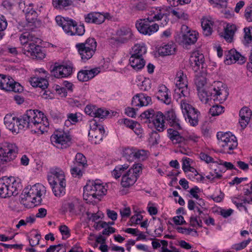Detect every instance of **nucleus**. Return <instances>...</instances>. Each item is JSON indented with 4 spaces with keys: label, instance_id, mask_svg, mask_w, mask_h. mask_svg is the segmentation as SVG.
<instances>
[{
    "label": "nucleus",
    "instance_id": "obj_17",
    "mask_svg": "<svg viewBox=\"0 0 252 252\" xmlns=\"http://www.w3.org/2000/svg\"><path fill=\"white\" fill-rule=\"evenodd\" d=\"M150 23L147 18L137 20L135 26L137 30L142 34L150 35L157 32L159 29L158 23Z\"/></svg>",
    "mask_w": 252,
    "mask_h": 252
},
{
    "label": "nucleus",
    "instance_id": "obj_27",
    "mask_svg": "<svg viewBox=\"0 0 252 252\" xmlns=\"http://www.w3.org/2000/svg\"><path fill=\"white\" fill-rule=\"evenodd\" d=\"M152 103L151 97L145 94H139L132 98L131 104L133 106H146Z\"/></svg>",
    "mask_w": 252,
    "mask_h": 252
},
{
    "label": "nucleus",
    "instance_id": "obj_24",
    "mask_svg": "<svg viewBox=\"0 0 252 252\" xmlns=\"http://www.w3.org/2000/svg\"><path fill=\"white\" fill-rule=\"evenodd\" d=\"M225 63L226 64L238 63L242 64L246 61L245 58L235 50H230L225 53Z\"/></svg>",
    "mask_w": 252,
    "mask_h": 252
},
{
    "label": "nucleus",
    "instance_id": "obj_31",
    "mask_svg": "<svg viewBox=\"0 0 252 252\" xmlns=\"http://www.w3.org/2000/svg\"><path fill=\"white\" fill-rule=\"evenodd\" d=\"M78 205V199L76 198H69L64 200L62 204V209L64 211H68L71 214L74 215L76 208Z\"/></svg>",
    "mask_w": 252,
    "mask_h": 252
},
{
    "label": "nucleus",
    "instance_id": "obj_52",
    "mask_svg": "<svg viewBox=\"0 0 252 252\" xmlns=\"http://www.w3.org/2000/svg\"><path fill=\"white\" fill-rule=\"evenodd\" d=\"M224 108L221 105L216 104L213 105L210 109V114L213 116H218L224 112Z\"/></svg>",
    "mask_w": 252,
    "mask_h": 252
},
{
    "label": "nucleus",
    "instance_id": "obj_43",
    "mask_svg": "<svg viewBox=\"0 0 252 252\" xmlns=\"http://www.w3.org/2000/svg\"><path fill=\"white\" fill-rule=\"evenodd\" d=\"M135 148L125 147L123 149L122 155L127 161L131 162L135 160Z\"/></svg>",
    "mask_w": 252,
    "mask_h": 252
},
{
    "label": "nucleus",
    "instance_id": "obj_41",
    "mask_svg": "<svg viewBox=\"0 0 252 252\" xmlns=\"http://www.w3.org/2000/svg\"><path fill=\"white\" fill-rule=\"evenodd\" d=\"M132 52L131 55L143 57V55L147 52L145 43L141 42L135 44L132 48Z\"/></svg>",
    "mask_w": 252,
    "mask_h": 252
},
{
    "label": "nucleus",
    "instance_id": "obj_50",
    "mask_svg": "<svg viewBox=\"0 0 252 252\" xmlns=\"http://www.w3.org/2000/svg\"><path fill=\"white\" fill-rule=\"evenodd\" d=\"M84 168V167L78 166L77 164H74L70 169L71 174L74 177L79 178L83 175Z\"/></svg>",
    "mask_w": 252,
    "mask_h": 252
},
{
    "label": "nucleus",
    "instance_id": "obj_5",
    "mask_svg": "<svg viewBox=\"0 0 252 252\" xmlns=\"http://www.w3.org/2000/svg\"><path fill=\"white\" fill-rule=\"evenodd\" d=\"M48 180L56 196L61 197L65 194L66 182L63 170L58 167L51 169L48 175Z\"/></svg>",
    "mask_w": 252,
    "mask_h": 252
},
{
    "label": "nucleus",
    "instance_id": "obj_20",
    "mask_svg": "<svg viewBox=\"0 0 252 252\" xmlns=\"http://www.w3.org/2000/svg\"><path fill=\"white\" fill-rule=\"evenodd\" d=\"M72 68V66L70 64H59L56 63L51 70V73L57 78H65L71 74Z\"/></svg>",
    "mask_w": 252,
    "mask_h": 252
},
{
    "label": "nucleus",
    "instance_id": "obj_7",
    "mask_svg": "<svg viewBox=\"0 0 252 252\" xmlns=\"http://www.w3.org/2000/svg\"><path fill=\"white\" fill-rule=\"evenodd\" d=\"M18 152V147L14 143L4 142L0 144V166L13 161Z\"/></svg>",
    "mask_w": 252,
    "mask_h": 252
},
{
    "label": "nucleus",
    "instance_id": "obj_55",
    "mask_svg": "<svg viewBox=\"0 0 252 252\" xmlns=\"http://www.w3.org/2000/svg\"><path fill=\"white\" fill-rule=\"evenodd\" d=\"M46 252H66V248L63 244L51 246Z\"/></svg>",
    "mask_w": 252,
    "mask_h": 252
},
{
    "label": "nucleus",
    "instance_id": "obj_63",
    "mask_svg": "<svg viewBox=\"0 0 252 252\" xmlns=\"http://www.w3.org/2000/svg\"><path fill=\"white\" fill-rule=\"evenodd\" d=\"M32 238L29 239L30 244L32 247H34L39 244L40 235L39 234H35L32 236Z\"/></svg>",
    "mask_w": 252,
    "mask_h": 252
},
{
    "label": "nucleus",
    "instance_id": "obj_47",
    "mask_svg": "<svg viewBox=\"0 0 252 252\" xmlns=\"http://www.w3.org/2000/svg\"><path fill=\"white\" fill-rule=\"evenodd\" d=\"M78 121V116L77 113H68L67 114V119L64 122V125L69 127L71 125H75Z\"/></svg>",
    "mask_w": 252,
    "mask_h": 252
},
{
    "label": "nucleus",
    "instance_id": "obj_49",
    "mask_svg": "<svg viewBox=\"0 0 252 252\" xmlns=\"http://www.w3.org/2000/svg\"><path fill=\"white\" fill-rule=\"evenodd\" d=\"M244 31V42L245 44H248L252 42V27H246Z\"/></svg>",
    "mask_w": 252,
    "mask_h": 252
},
{
    "label": "nucleus",
    "instance_id": "obj_2",
    "mask_svg": "<svg viewBox=\"0 0 252 252\" xmlns=\"http://www.w3.org/2000/svg\"><path fill=\"white\" fill-rule=\"evenodd\" d=\"M198 91L200 100L205 104L211 105L214 102L221 103L227 98L228 91L226 85L220 81H215L208 94L204 89Z\"/></svg>",
    "mask_w": 252,
    "mask_h": 252
},
{
    "label": "nucleus",
    "instance_id": "obj_37",
    "mask_svg": "<svg viewBox=\"0 0 252 252\" xmlns=\"http://www.w3.org/2000/svg\"><path fill=\"white\" fill-rule=\"evenodd\" d=\"M129 63L135 70L142 69L145 64V62L143 57L131 55L129 59Z\"/></svg>",
    "mask_w": 252,
    "mask_h": 252
},
{
    "label": "nucleus",
    "instance_id": "obj_18",
    "mask_svg": "<svg viewBox=\"0 0 252 252\" xmlns=\"http://www.w3.org/2000/svg\"><path fill=\"white\" fill-rule=\"evenodd\" d=\"M70 136L63 132H56L51 136L52 144L58 149H65L69 146Z\"/></svg>",
    "mask_w": 252,
    "mask_h": 252
},
{
    "label": "nucleus",
    "instance_id": "obj_58",
    "mask_svg": "<svg viewBox=\"0 0 252 252\" xmlns=\"http://www.w3.org/2000/svg\"><path fill=\"white\" fill-rule=\"evenodd\" d=\"M159 135L155 131H153L150 134L149 142L152 145H155L158 143Z\"/></svg>",
    "mask_w": 252,
    "mask_h": 252
},
{
    "label": "nucleus",
    "instance_id": "obj_38",
    "mask_svg": "<svg viewBox=\"0 0 252 252\" xmlns=\"http://www.w3.org/2000/svg\"><path fill=\"white\" fill-rule=\"evenodd\" d=\"M194 73H195L194 82L196 86L197 90H200L203 89L207 82L206 78L207 70L204 74L201 72Z\"/></svg>",
    "mask_w": 252,
    "mask_h": 252
},
{
    "label": "nucleus",
    "instance_id": "obj_10",
    "mask_svg": "<svg viewBox=\"0 0 252 252\" xmlns=\"http://www.w3.org/2000/svg\"><path fill=\"white\" fill-rule=\"evenodd\" d=\"M97 42L94 38H88L84 42L78 43L75 47L83 62H86L91 59L94 54Z\"/></svg>",
    "mask_w": 252,
    "mask_h": 252
},
{
    "label": "nucleus",
    "instance_id": "obj_51",
    "mask_svg": "<svg viewBox=\"0 0 252 252\" xmlns=\"http://www.w3.org/2000/svg\"><path fill=\"white\" fill-rule=\"evenodd\" d=\"M74 164H77L78 166L85 167L87 165V160L85 156L81 153H78L75 157Z\"/></svg>",
    "mask_w": 252,
    "mask_h": 252
},
{
    "label": "nucleus",
    "instance_id": "obj_32",
    "mask_svg": "<svg viewBox=\"0 0 252 252\" xmlns=\"http://www.w3.org/2000/svg\"><path fill=\"white\" fill-rule=\"evenodd\" d=\"M157 98L163 101L165 104H169L171 102L170 95L169 94V91L164 85L159 86L157 93Z\"/></svg>",
    "mask_w": 252,
    "mask_h": 252
},
{
    "label": "nucleus",
    "instance_id": "obj_13",
    "mask_svg": "<svg viewBox=\"0 0 252 252\" xmlns=\"http://www.w3.org/2000/svg\"><path fill=\"white\" fill-rule=\"evenodd\" d=\"M140 116L142 118L148 119L151 122L155 128L158 131L162 132L165 129V116L161 112L149 109L142 113Z\"/></svg>",
    "mask_w": 252,
    "mask_h": 252
},
{
    "label": "nucleus",
    "instance_id": "obj_59",
    "mask_svg": "<svg viewBox=\"0 0 252 252\" xmlns=\"http://www.w3.org/2000/svg\"><path fill=\"white\" fill-rule=\"evenodd\" d=\"M108 111L102 109V108H98L96 107L95 112V115L94 116V118H98V119H104L105 118L108 114Z\"/></svg>",
    "mask_w": 252,
    "mask_h": 252
},
{
    "label": "nucleus",
    "instance_id": "obj_1",
    "mask_svg": "<svg viewBox=\"0 0 252 252\" xmlns=\"http://www.w3.org/2000/svg\"><path fill=\"white\" fill-rule=\"evenodd\" d=\"M20 126L30 129L33 133L42 134L47 131L49 125L44 114L37 110H29L21 118Z\"/></svg>",
    "mask_w": 252,
    "mask_h": 252
},
{
    "label": "nucleus",
    "instance_id": "obj_8",
    "mask_svg": "<svg viewBox=\"0 0 252 252\" xmlns=\"http://www.w3.org/2000/svg\"><path fill=\"white\" fill-rule=\"evenodd\" d=\"M176 88L174 98L177 100L184 98L188 99L190 96L189 89L188 88L187 77L181 70L178 71L175 79Z\"/></svg>",
    "mask_w": 252,
    "mask_h": 252
},
{
    "label": "nucleus",
    "instance_id": "obj_14",
    "mask_svg": "<svg viewBox=\"0 0 252 252\" xmlns=\"http://www.w3.org/2000/svg\"><path fill=\"white\" fill-rule=\"evenodd\" d=\"M90 130L88 136L92 143L99 144L102 140L105 130L103 126L98 124L96 121L93 119L89 121Z\"/></svg>",
    "mask_w": 252,
    "mask_h": 252
},
{
    "label": "nucleus",
    "instance_id": "obj_6",
    "mask_svg": "<svg viewBox=\"0 0 252 252\" xmlns=\"http://www.w3.org/2000/svg\"><path fill=\"white\" fill-rule=\"evenodd\" d=\"M107 189L100 180L90 181L84 188L83 198L92 202L94 199H98L105 195Z\"/></svg>",
    "mask_w": 252,
    "mask_h": 252
},
{
    "label": "nucleus",
    "instance_id": "obj_40",
    "mask_svg": "<svg viewBox=\"0 0 252 252\" xmlns=\"http://www.w3.org/2000/svg\"><path fill=\"white\" fill-rule=\"evenodd\" d=\"M72 4V0H52V5L57 9H66Z\"/></svg>",
    "mask_w": 252,
    "mask_h": 252
},
{
    "label": "nucleus",
    "instance_id": "obj_30",
    "mask_svg": "<svg viewBox=\"0 0 252 252\" xmlns=\"http://www.w3.org/2000/svg\"><path fill=\"white\" fill-rule=\"evenodd\" d=\"M85 32V27L83 25H77L75 21L72 20L66 33L70 35L81 36L84 34Z\"/></svg>",
    "mask_w": 252,
    "mask_h": 252
},
{
    "label": "nucleus",
    "instance_id": "obj_62",
    "mask_svg": "<svg viewBox=\"0 0 252 252\" xmlns=\"http://www.w3.org/2000/svg\"><path fill=\"white\" fill-rule=\"evenodd\" d=\"M96 107L93 105H88L85 108V112L88 115L94 117Z\"/></svg>",
    "mask_w": 252,
    "mask_h": 252
},
{
    "label": "nucleus",
    "instance_id": "obj_45",
    "mask_svg": "<svg viewBox=\"0 0 252 252\" xmlns=\"http://www.w3.org/2000/svg\"><path fill=\"white\" fill-rule=\"evenodd\" d=\"M72 19H70L68 18H65L61 16H57L56 17V21L59 26L62 27L63 30L66 33L67 30L68 29L70 23Z\"/></svg>",
    "mask_w": 252,
    "mask_h": 252
},
{
    "label": "nucleus",
    "instance_id": "obj_61",
    "mask_svg": "<svg viewBox=\"0 0 252 252\" xmlns=\"http://www.w3.org/2000/svg\"><path fill=\"white\" fill-rule=\"evenodd\" d=\"M59 230L63 235V238H67L70 236V230L66 225H61L59 227Z\"/></svg>",
    "mask_w": 252,
    "mask_h": 252
},
{
    "label": "nucleus",
    "instance_id": "obj_39",
    "mask_svg": "<svg viewBox=\"0 0 252 252\" xmlns=\"http://www.w3.org/2000/svg\"><path fill=\"white\" fill-rule=\"evenodd\" d=\"M30 83L33 87H39L44 90L47 88L48 82L47 79L41 77H32Z\"/></svg>",
    "mask_w": 252,
    "mask_h": 252
},
{
    "label": "nucleus",
    "instance_id": "obj_33",
    "mask_svg": "<svg viewBox=\"0 0 252 252\" xmlns=\"http://www.w3.org/2000/svg\"><path fill=\"white\" fill-rule=\"evenodd\" d=\"M198 37V33L195 31H188L182 35V42L185 44H194Z\"/></svg>",
    "mask_w": 252,
    "mask_h": 252
},
{
    "label": "nucleus",
    "instance_id": "obj_48",
    "mask_svg": "<svg viewBox=\"0 0 252 252\" xmlns=\"http://www.w3.org/2000/svg\"><path fill=\"white\" fill-rule=\"evenodd\" d=\"M142 169L143 166L142 164L135 163L134 164L128 171H129L132 175L136 176V178L137 179L142 173Z\"/></svg>",
    "mask_w": 252,
    "mask_h": 252
},
{
    "label": "nucleus",
    "instance_id": "obj_34",
    "mask_svg": "<svg viewBox=\"0 0 252 252\" xmlns=\"http://www.w3.org/2000/svg\"><path fill=\"white\" fill-rule=\"evenodd\" d=\"M176 45L173 42L162 45L158 49V52L161 56H169L174 54L176 52Z\"/></svg>",
    "mask_w": 252,
    "mask_h": 252
},
{
    "label": "nucleus",
    "instance_id": "obj_15",
    "mask_svg": "<svg viewBox=\"0 0 252 252\" xmlns=\"http://www.w3.org/2000/svg\"><path fill=\"white\" fill-rule=\"evenodd\" d=\"M164 8L157 7L152 8L149 12L147 20L150 23L158 22L159 26L164 27L166 25L168 22L167 14Z\"/></svg>",
    "mask_w": 252,
    "mask_h": 252
},
{
    "label": "nucleus",
    "instance_id": "obj_60",
    "mask_svg": "<svg viewBox=\"0 0 252 252\" xmlns=\"http://www.w3.org/2000/svg\"><path fill=\"white\" fill-rule=\"evenodd\" d=\"M251 241L252 239L249 238L248 240L244 241L241 243L235 244L233 245L232 248L235 250L236 251H240L245 248Z\"/></svg>",
    "mask_w": 252,
    "mask_h": 252
},
{
    "label": "nucleus",
    "instance_id": "obj_29",
    "mask_svg": "<svg viewBox=\"0 0 252 252\" xmlns=\"http://www.w3.org/2000/svg\"><path fill=\"white\" fill-rule=\"evenodd\" d=\"M252 115V111L247 107H244L240 110L239 123L242 128H245L247 126L250 122Z\"/></svg>",
    "mask_w": 252,
    "mask_h": 252
},
{
    "label": "nucleus",
    "instance_id": "obj_21",
    "mask_svg": "<svg viewBox=\"0 0 252 252\" xmlns=\"http://www.w3.org/2000/svg\"><path fill=\"white\" fill-rule=\"evenodd\" d=\"M4 123L5 126L13 133H18L23 128L21 125V118H18L12 114H7L4 118Z\"/></svg>",
    "mask_w": 252,
    "mask_h": 252
},
{
    "label": "nucleus",
    "instance_id": "obj_11",
    "mask_svg": "<svg viewBox=\"0 0 252 252\" xmlns=\"http://www.w3.org/2000/svg\"><path fill=\"white\" fill-rule=\"evenodd\" d=\"M180 99L181 108L186 121L192 126H197L198 123V116L200 113L189 104L190 97L188 99L182 98Z\"/></svg>",
    "mask_w": 252,
    "mask_h": 252
},
{
    "label": "nucleus",
    "instance_id": "obj_42",
    "mask_svg": "<svg viewBox=\"0 0 252 252\" xmlns=\"http://www.w3.org/2000/svg\"><path fill=\"white\" fill-rule=\"evenodd\" d=\"M224 30V33L221 36H223L226 40L230 42L236 30V26L232 24H227Z\"/></svg>",
    "mask_w": 252,
    "mask_h": 252
},
{
    "label": "nucleus",
    "instance_id": "obj_35",
    "mask_svg": "<svg viewBox=\"0 0 252 252\" xmlns=\"http://www.w3.org/2000/svg\"><path fill=\"white\" fill-rule=\"evenodd\" d=\"M136 176L127 171L122 176L121 185L124 188H128L132 186L137 181Z\"/></svg>",
    "mask_w": 252,
    "mask_h": 252
},
{
    "label": "nucleus",
    "instance_id": "obj_57",
    "mask_svg": "<svg viewBox=\"0 0 252 252\" xmlns=\"http://www.w3.org/2000/svg\"><path fill=\"white\" fill-rule=\"evenodd\" d=\"M197 212L199 214L198 217L199 218L202 219L204 220L205 223L207 225H215V220L213 218H211V217H209L208 219H207L206 217L204 218L203 217V215H204V213L203 212V211L201 210L200 208H198L197 207Z\"/></svg>",
    "mask_w": 252,
    "mask_h": 252
},
{
    "label": "nucleus",
    "instance_id": "obj_23",
    "mask_svg": "<svg viewBox=\"0 0 252 252\" xmlns=\"http://www.w3.org/2000/svg\"><path fill=\"white\" fill-rule=\"evenodd\" d=\"M116 34L118 37L111 40L117 44L126 43L133 38V33L129 28L123 27L117 31Z\"/></svg>",
    "mask_w": 252,
    "mask_h": 252
},
{
    "label": "nucleus",
    "instance_id": "obj_3",
    "mask_svg": "<svg viewBox=\"0 0 252 252\" xmlns=\"http://www.w3.org/2000/svg\"><path fill=\"white\" fill-rule=\"evenodd\" d=\"M46 188L42 184L37 183L30 188L28 187L24 189L23 197L21 199V203L27 208H32L41 203L42 197L46 193Z\"/></svg>",
    "mask_w": 252,
    "mask_h": 252
},
{
    "label": "nucleus",
    "instance_id": "obj_9",
    "mask_svg": "<svg viewBox=\"0 0 252 252\" xmlns=\"http://www.w3.org/2000/svg\"><path fill=\"white\" fill-rule=\"evenodd\" d=\"M219 144L224 153L231 154L238 146L236 137L230 132L220 131L217 134Z\"/></svg>",
    "mask_w": 252,
    "mask_h": 252
},
{
    "label": "nucleus",
    "instance_id": "obj_46",
    "mask_svg": "<svg viewBox=\"0 0 252 252\" xmlns=\"http://www.w3.org/2000/svg\"><path fill=\"white\" fill-rule=\"evenodd\" d=\"M128 167L127 164L116 166L112 171V176L116 179L119 178Z\"/></svg>",
    "mask_w": 252,
    "mask_h": 252
},
{
    "label": "nucleus",
    "instance_id": "obj_44",
    "mask_svg": "<svg viewBox=\"0 0 252 252\" xmlns=\"http://www.w3.org/2000/svg\"><path fill=\"white\" fill-rule=\"evenodd\" d=\"M26 19L28 23H34L37 17V12L31 6L26 10Z\"/></svg>",
    "mask_w": 252,
    "mask_h": 252
},
{
    "label": "nucleus",
    "instance_id": "obj_25",
    "mask_svg": "<svg viewBox=\"0 0 252 252\" xmlns=\"http://www.w3.org/2000/svg\"><path fill=\"white\" fill-rule=\"evenodd\" d=\"M100 72V68H94L90 70L82 69L77 74V78L81 82H87L97 75Z\"/></svg>",
    "mask_w": 252,
    "mask_h": 252
},
{
    "label": "nucleus",
    "instance_id": "obj_12",
    "mask_svg": "<svg viewBox=\"0 0 252 252\" xmlns=\"http://www.w3.org/2000/svg\"><path fill=\"white\" fill-rule=\"evenodd\" d=\"M19 183L13 177L0 179V197L6 198L17 194Z\"/></svg>",
    "mask_w": 252,
    "mask_h": 252
},
{
    "label": "nucleus",
    "instance_id": "obj_36",
    "mask_svg": "<svg viewBox=\"0 0 252 252\" xmlns=\"http://www.w3.org/2000/svg\"><path fill=\"white\" fill-rule=\"evenodd\" d=\"M167 119L173 128L178 130L183 129L180 120L177 118L175 113L173 112H168L167 116Z\"/></svg>",
    "mask_w": 252,
    "mask_h": 252
},
{
    "label": "nucleus",
    "instance_id": "obj_56",
    "mask_svg": "<svg viewBox=\"0 0 252 252\" xmlns=\"http://www.w3.org/2000/svg\"><path fill=\"white\" fill-rule=\"evenodd\" d=\"M171 13L175 17L183 20H187L189 18L188 15L182 10H172Z\"/></svg>",
    "mask_w": 252,
    "mask_h": 252
},
{
    "label": "nucleus",
    "instance_id": "obj_19",
    "mask_svg": "<svg viewBox=\"0 0 252 252\" xmlns=\"http://www.w3.org/2000/svg\"><path fill=\"white\" fill-rule=\"evenodd\" d=\"M0 89L5 91H12L15 93H21L23 91V87L15 82L9 76L3 75Z\"/></svg>",
    "mask_w": 252,
    "mask_h": 252
},
{
    "label": "nucleus",
    "instance_id": "obj_53",
    "mask_svg": "<svg viewBox=\"0 0 252 252\" xmlns=\"http://www.w3.org/2000/svg\"><path fill=\"white\" fill-rule=\"evenodd\" d=\"M135 160L138 159L144 160L146 159L148 156V153L147 151L144 150H138L135 148Z\"/></svg>",
    "mask_w": 252,
    "mask_h": 252
},
{
    "label": "nucleus",
    "instance_id": "obj_16",
    "mask_svg": "<svg viewBox=\"0 0 252 252\" xmlns=\"http://www.w3.org/2000/svg\"><path fill=\"white\" fill-rule=\"evenodd\" d=\"M189 62L194 72H201L203 74L206 72L207 64L202 53L198 51L192 52L190 56Z\"/></svg>",
    "mask_w": 252,
    "mask_h": 252
},
{
    "label": "nucleus",
    "instance_id": "obj_54",
    "mask_svg": "<svg viewBox=\"0 0 252 252\" xmlns=\"http://www.w3.org/2000/svg\"><path fill=\"white\" fill-rule=\"evenodd\" d=\"M191 159L187 157L182 158V169L185 172L192 171L194 169L190 167V162Z\"/></svg>",
    "mask_w": 252,
    "mask_h": 252
},
{
    "label": "nucleus",
    "instance_id": "obj_64",
    "mask_svg": "<svg viewBox=\"0 0 252 252\" xmlns=\"http://www.w3.org/2000/svg\"><path fill=\"white\" fill-rule=\"evenodd\" d=\"M120 122L121 124H123L126 126L131 129L133 128L134 125L136 122L126 118L121 119Z\"/></svg>",
    "mask_w": 252,
    "mask_h": 252
},
{
    "label": "nucleus",
    "instance_id": "obj_4",
    "mask_svg": "<svg viewBox=\"0 0 252 252\" xmlns=\"http://www.w3.org/2000/svg\"><path fill=\"white\" fill-rule=\"evenodd\" d=\"M20 40L24 45L23 53L27 56L39 60L45 58V54L42 51L41 47L36 45L40 39L28 32H25L20 36Z\"/></svg>",
    "mask_w": 252,
    "mask_h": 252
},
{
    "label": "nucleus",
    "instance_id": "obj_26",
    "mask_svg": "<svg viewBox=\"0 0 252 252\" xmlns=\"http://www.w3.org/2000/svg\"><path fill=\"white\" fill-rule=\"evenodd\" d=\"M201 27L204 35L207 36L211 35L216 27L214 19L209 16L203 17L201 19Z\"/></svg>",
    "mask_w": 252,
    "mask_h": 252
},
{
    "label": "nucleus",
    "instance_id": "obj_28",
    "mask_svg": "<svg viewBox=\"0 0 252 252\" xmlns=\"http://www.w3.org/2000/svg\"><path fill=\"white\" fill-rule=\"evenodd\" d=\"M173 128L167 130L168 136L173 144L186 145L187 140L185 138L181 135L179 132Z\"/></svg>",
    "mask_w": 252,
    "mask_h": 252
},
{
    "label": "nucleus",
    "instance_id": "obj_22",
    "mask_svg": "<svg viewBox=\"0 0 252 252\" xmlns=\"http://www.w3.org/2000/svg\"><path fill=\"white\" fill-rule=\"evenodd\" d=\"M110 17L108 13L93 12L85 15V21L87 23L101 24L106 19Z\"/></svg>",
    "mask_w": 252,
    "mask_h": 252
}]
</instances>
